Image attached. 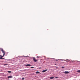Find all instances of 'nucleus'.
<instances>
[{
    "mask_svg": "<svg viewBox=\"0 0 80 80\" xmlns=\"http://www.w3.org/2000/svg\"><path fill=\"white\" fill-rule=\"evenodd\" d=\"M33 60L34 61V62H37L38 61V60L36 59L35 58H33Z\"/></svg>",
    "mask_w": 80,
    "mask_h": 80,
    "instance_id": "2",
    "label": "nucleus"
},
{
    "mask_svg": "<svg viewBox=\"0 0 80 80\" xmlns=\"http://www.w3.org/2000/svg\"><path fill=\"white\" fill-rule=\"evenodd\" d=\"M50 79H53V78H54V77H50Z\"/></svg>",
    "mask_w": 80,
    "mask_h": 80,
    "instance_id": "7",
    "label": "nucleus"
},
{
    "mask_svg": "<svg viewBox=\"0 0 80 80\" xmlns=\"http://www.w3.org/2000/svg\"><path fill=\"white\" fill-rule=\"evenodd\" d=\"M12 76H8V78H12Z\"/></svg>",
    "mask_w": 80,
    "mask_h": 80,
    "instance_id": "6",
    "label": "nucleus"
},
{
    "mask_svg": "<svg viewBox=\"0 0 80 80\" xmlns=\"http://www.w3.org/2000/svg\"><path fill=\"white\" fill-rule=\"evenodd\" d=\"M0 59H5V58L1 57V58H0Z\"/></svg>",
    "mask_w": 80,
    "mask_h": 80,
    "instance_id": "11",
    "label": "nucleus"
},
{
    "mask_svg": "<svg viewBox=\"0 0 80 80\" xmlns=\"http://www.w3.org/2000/svg\"><path fill=\"white\" fill-rule=\"evenodd\" d=\"M1 51L3 53V54L2 56L0 55V57H3L5 55V51L3 50V49L1 48Z\"/></svg>",
    "mask_w": 80,
    "mask_h": 80,
    "instance_id": "1",
    "label": "nucleus"
},
{
    "mask_svg": "<svg viewBox=\"0 0 80 80\" xmlns=\"http://www.w3.org/2000/svg\"><path fill=\"white\" fill-rule=\"evenodd\" d=\"M8 73H12V72H11V71H8Z\"/></svg>",
    "mask_w": 80,
    "mask_h": 80,
    "instance_id": "9",
    "label": "nucleus"
},
{
    "mask_svg": "<svg viewBox=\"0 0 80 80\" xmlns=\"http://www.w3.org/2000/svg\"><path fill=\"white\" fill-rule=\"evenodd\" d=\"M63 73H65L66 74H67V73H69V72L68 71H65L64 72H63Z\"/></svg>",
    "mask_w": 80,
    "mask_h": 80,
    "instance_id": "3",
    "label": "nucleus"
},
{
    "mask_svg": "<svg viewBox=\"0 0 80 80\" xmlns=\"http://www.w3.org/2000/svg\"><path fill=\"white\" fill-rule=\"evenodd\" d=\"M24 79H25V78H22V80H24Z\"/></svg>",
    "mask_w": 80,
    "mask_h": 80,
    "instance_id": "15",
    "label": "nucleus"
},
{
    "mask_svg": "<svg viewBox=\"0 0 80 80\" xmlns=\"http://www.w3.org/2000/svg\"><path fill=\"white\" fill-rule=\"evenodd\" d=\"M55 65H56V64H55Z\"/></svg>",
    "mask_w": 80,
    "mask_h": 80,
    "instance_id": "18",
    "label": "nucleus"
},
{
    "mask_svg": "<svg viewBox=\"0 0 80 80\" xmlns=\"http://www.w3.org/2000/svg\"><path fill=\"white\" fill-rule=\"evenodd\" d=\"M55 78H58V77H56Z\"/></svg>",
    "mask_w": 80,
    "mask_h": 80,
    "instance_id": "17",
    "label": "nucleus"
},
{
    "mask_svg": "<svg viewBox=\"0 0 80 80\" xmlns=\"http://www.w3.org/2000/svg\"><path fill=\"white\" fill-rule=\"evenodd\" d=\"M47 70H48V69H46L45 70H44L42 71V72H47Z\"/></svg>",
    "mask_w": 80,
    "mask_h": 80,
    "instance_id": "5",
    "label": "nucleus"
},
{
    "mask_svg": "<svg viewBox=\"0 0 80 80\" xmlns=\"http://www.w3.org/2000/svg\"><path fill=\"white\" fill-rule=\"evenodd\" d=\"M62 68H65V67H62Z\"/></svg>",
    "mask_w": 80,
    "mask_h": 80,
    "instance_id": "16",
    "label": "nucleus"
},
{
    "mask_svg": "<svg viewBox=\"0 0 80 80\" xmlns=\"http://www.w3.org/2000/svg\"><path fill=\"white\" fill-rule=\"evenodd\" d=\"M31 68H34V67H31Z\"/></svg>",
    "mask_w": 80,
    "mask_h": 80,
    "instance_id": "13",
    "label": "nucleus"
},
{
    "mask_svg": "<svg viewBox=\"0 0 80 80\" xmlns=\"http://www.w3.org/2000/svg\"><path fill=\"white\" fill-rule=\"evenodd\" d=\"M26 67H31V65L30 64H27L26 65Z\"/></svg>",
    "mask_w": 80,
    "mask_h": 80,
    "instance_id": "4",
    "label": "nucleus"
},
{
    "mask_svg": "<svg viewBox=\"0 0 80 80\" xmlns=\"http://www.w3.org/2000/svg\"><path fill=\"white\" fill-rule=\"evenodd\" d=\"M40 57H39V56H37V58H40Z\"/></svg>",
    "mask_w": 80,
    "mask_h": 80,
    "instance_id": "14",
    "label": "nucleus"
},
{
    "mask_svg": "<svg viewBox=\"0 0 80 80\" xmlns=\"http://www.w3.org/2000/svg\"><path fill=\"white\" fill-rule=\"evenodd\" d=\"M36 73H40V72H39L38 71H37L36 72Z\"/></svg>",
    "mask_w": 80,
    "mask_h": 80,
    "instance_id": "10",
    "label": "nucleus"
},
{
    "mask_svg": "<svg viewBox=\"0 0 80 80\" xmlns=\"http://www.w3.org/2000/svg\"><path fill=\"white\" fill-rule=\"evenodd\" d=\"M8 65V64H4V65Z\"/></svg>",
    "mask_w": 80,
    "mask_h": 80,
    "instance_id": "12",
    "label": "nucleus"
},
{
    "mask_svg": "<svg viewBox=\"0 0 80 80\" xmlns=\"http://www.w3.org/2000/svg\"><path fill=\"white\" fill-rule=\"evenodd\" d=\"M77 72H78V73H80V70H78L77 71Z\"/></svg>",
    "mask_w": 80,
    "mask_h": 80,
    "instance_id": "8",
    "label": "nucleus"
}]
</instances>
